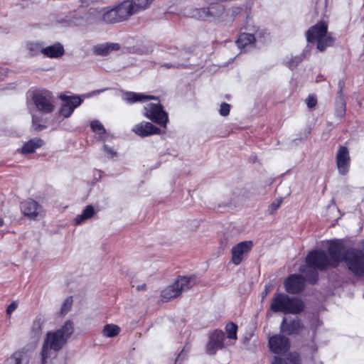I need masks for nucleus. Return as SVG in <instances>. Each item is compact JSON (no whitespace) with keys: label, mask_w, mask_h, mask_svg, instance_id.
Masks as SVG:
<instances>
[{"label":"nucleus","mask_w":364,"mask_h":364,"mask_svg":"<svg viewBox=\"0 0 364 364\" xmlns=\"http://www.w3.org/2000/svg\"><path fill=\"white\" fill-rule=\"evenodd\" d=\"M342 262L355 277L364 278V252L353 247L346 249L340 242L331 241L327 253L321 249L311 250L305 259L307 268L321 272L336 269Z\"/></svg>","instance_id":"nucleus-1"},{"label":"nucleus","mask_w":364,"mask_h":364,"mask_svg":"<svg viewBox=\"0 0 364 364\" xmlns=\"http://www.w3.org/2000/svg\"><path fill=\"white\" fill-rule=\"evenodd\" d=\"M74 332V324L68 320L58 330L48 331L43 341L41 355V364H46L51 356V351L58 353L68 343V341Z\"/></svg>","instance_id":"nucleus-2"},{"label":"nucleus","mask_w":364,"mask_h":364,"mask_svg":"<svg viewBox=\"0 0 364 364\" xmlns=\"http://www.w3.org/2000/svg\"><path fill=\"white\" fill-rule=\"evenodd\" d=\"M129 18L122 1L114 6L90 9L86 14L84 21L88 24L97 23L112 24L125 21Z\"/></svg>","instance_id":"nucleus-3"},{"label":"nucleus","mask_w":364,"mask_h":364,"mask_svg":"<svg viewBox=\"0 0 364 364\" xmlns=\"http://www.w3.org/2000/svg\"><path fill=\"white\" fill-rule=\"evenodd\" d=\"M303 301L297 297H290L284 293H276L271 301L270 309L274 313L298 314L304 310Z\"/></svg>","instance_id":"nucleus-4"},{"label":"nucleus","mask_w":364,"mask_h":364,"mask_svg":"<svg viewBox=\"0 0 364 364\" xmlns=\"http://www.w3.org/2000/svg\"><path fill=\"white\" fill-rule=\"evenodd\" d=\"M194 284L193 277L178 276L174 282L161 291V300L168 302L180 296L183 291L190 289Z\"/></svg>","instance_id":"nucleus-5"},{"label":"nucleus","mask_w":364,"mask_h":364,"mask_svg":"<svg viewBox=\"0 0 364 364\" xmlns=\"http://www.w3.org/2000/svg\"><path fill=\"white\" fill-rule=\"evenodd\" d=\"M186 15L198 20L220 21L226 15V11L223 4L215 3L207 7L191 9Z\"/></svg>","instance_id":"nucleus-6"},{"label":"nucleus","mask_w":364,"mask_h":364,"mask_svg":"<svg viewBox=\"0 0 364 364\" xmlns=\"http://www.w3.org/2000/svg\"><path fill=\"white\" fill-rule=\"evenodd\" d=\"M307 40L309 42H316L317 48L321 51L333 43V39L327 33V24L324 22L318 23L308 31Z\"/></svg>","instance_id":"nucleus-7"},{"label":"nucleus","mask_w":364,"mask_h":364,"mask_svg":"<svg viewBox=\"0 0 364 364\" xmlns=\"http://www.w3.org/2000/svg\"><path fill=\"white\" fill-rule=\"evenodd\" d=\"M143 115L156 124L166 127L168 116L160 103H148L144 107Z\"/></svg>","instance_id":"nucleus-8"},{"label":"nucleus","mask_w":364,"mask_h":364,"mask_svg":"<svg viewBox=\"0 0 364 364\" xmlns=\"http://www.w3.org/2000/svg\"><path fill=\"white\" fill-rule=\"evenodd\" d=\"M53 97L48 90H37L33 93V100L36 108L46 114L52 112L55 109Z\"/></svg>","instance_id":"nucleus-9"},{"label":"nucleus","mask_w":364,"mask_h":364,"mask_svg":"<svg viewBox=\"0 0 364 364\" xmlns=\"http://www.w3.org/2000/svg\"><path fill=\"white\" fill-rule=\"evenodd\" d=\"M254 246L252 240H246L240 242L232 247L231 250V262L235 265H239L243 261Z\"/></svg>","instance_id":"nucleus-10"},{"label":"nucleus","mask_w":364,"mask_h":364,"mask_svg":"<svg viewBox=\"0 0 364 364\" xmlns=\"http://www.w3.org/2000/svg\"><path fill=\"white\" fill-rule=\"evenodd\" d=\"M23 214L31 220H39L45 215L43 207L33 199H27L21 203Z\"/></svg>","instance_id":"nucleus-11"},{"label":"nucleus","mask_w":364,"mask_h":364,"mask_svg":"<svg viewBox=\"0 0 364 364\" xmlns=\"http://www.w3.org/2000/svg\"><path fill=\"white\" fill-rule=\"evenodd\" d=\"M268 346L274 354L284 355L290 348V341L284 336L276 334L269 338Z\"/></svg>","instance_id":"nucleus-12"},{"label":"nucleus","mask_w":364,"mask_h":364,"mask_svg":"<svg viewBox=\"0 0 364 364\" xmlns=\"http://www.w3.org/2000/svg\"><path fill=\"white\" fill-rule=\"evenodd\" d=\"M287 292L291 294H297L305 288V278L299 274H290L284 282Z\"/></svg>","instance_id":"nucleus-13"},{"label":"nucleus","mask_w":364,"mask_h":364,"mask_svg":"<svg viewBox=\"0 0 364 364\" xmlns=\"http://www.w3.org/2000/svg\"><path fill=\"white\" fill-rule=\"evenodd\" d=\"M225 334L222 330L215 329L210 333L209 341L206 345V352L209 355H215L218 350L225 347Z\"/></svg>","instance_id":"nucleus-14"},{"label":"nucleus","mask_w":364,"mask_h":364,"mask_svg":"<svg viewBox=\"0 0 364 364\" xmlns=\"http://www.w3.org/2000/svg\"><path fill=\"white\" fill-rule=\"evenodd\" d=\"M61 99L64 101V103L59 112L64 118H68L73 114L74 109L81 105L84 98H81L78 96H62Z\"/></svg>","instance_id":"nucleus-15"},{"label":"nucleus","mask_w":364,"mask_h":364,"mask_svg":"<svg viewBox=\"0 0 364 364\" xmlns=\"http://www.w3.org/2000/svg\"><path fill=\"white\" fill-rule=\"evenodd\" d=\"M350 158L346 146H341L336 154V165L339 173L345 175L348 173L350 166Z\"/></svg>","instance_id":"nucleus-16"},{"label":"nucleus","mask_w":364,"mask_h":364,"mask_svg":"<svg viewBox=\"0 0 364 364\" xmlns=\"http://www.w3.org/2000/svg\"><path fill=\"white\" fill-rule=\"evenodd\" d=\"M281 331L288 336L299 334L304 328V324L299 318H294L289 321L284 318L281 323Z\"/></svg>","instance_id":"nucleus-17"},{"label":"nucleus","mask_w":364,"mask_h":364,"mask_svg":"<svg viewBox=\"0 0 364 364\" xmlns=\"http://www.w3.org/2000/svg\"><path fill=\"white\" fill-rule=\"evenodd\" d=\"M154 0H124L129 17L150 6Z\"/></svg>","instance_id":"nucleus-18"},{"label":"nucleus","mask_w":364,"mask_h":364,"mask_svg":"<svg viewBox=\"0 0 364 364\" xmlns=\"http://www.w3.org/2000/svg\"><path fill=\"white\" fill-rule=\"evenodd\" d=\"M132 131L138 136L145 137L154 134H161V129L151 122H142L133 127Z\"/></svg>","instance_id":"nucleus-19"},{"label":"nucleus","mask_w":364,"mask_h":364,"mask_svg":"<svg viewBox=\"0 0 364 364\" xmlns=\"http://www.w3.org/2000/svg\"><path fill=\"white\" fill-rule=\"evenodd\" d=\"M64 53V48L60 43L44 47L43 49L41 50V54H43L44 57L49 58H58L63 56Z\"/></svg>","instance_id":"nucleus-20"},{"label":"nucleus","mask_w":364,"mask_h":364,"mask_svg":"<svg viewBox=\"0 0 364 364\" xmlns=\"http://www.w3.org/2000/svg\"><path fill=\"white\" fill-rule=\"evenodd\" d=\"M122 99L129 104H133L137 102L156 100V98L153 95H144L142 93L134 92H125L122 95Z\"/></svg>","instance_id":"nucleus-21"},{"label":"nucleus","mask_w":364,"mask_h":364,"mask_svg":"<svg viewBox=\"0 0 364 364\" xmlns=\"http://www.w3.org/2000/svg\"><path fill=\"white\" fill-rule=\"evenodd\" d=\"M272 364H300V356L296 353H289L285 358L275 355Z\"/></svg>","instance_id":"nucleus-22"},{"label":"nucleus","mask_w":364,"mask_h":364,"mask_svg":"<svg viewBox=\"0 0 364 364\" xmlns=\"http://www.w3.org/2000/svg\"><path fill=\"white\" fill-rule=\"evenodd\" d=\"M119 48L120 47L118 43H102L95 46L93 48V51L97 55H107L112 50H119Z\"/></svg>","instance_id":"nucleus-23"},{"label":"nucleus","mask_w":364,"mask_h":364,"mask_svg":"<svg viewBox=\"0 0 364 364\" xmlns=\"http://www.w3.org/2000/svg\"><path fill=\"white\" fill-rule=\"evenodd\" d=\"M42 145L43 141L40 139L35 138L26 142L21 149V152L23 154H31Z\"/></svg>","instance_id":"nucleus-24"},{"label":"nucleus","mask_w":364,"mask_h":364,"mask_svg":"<svg viewBox=\"0 0 364 364\" xmlns=\"http://www.w3.org/2000/svg\"><path fill=\"white\" fill-rule=\"evenodd\" d=\"M95 211L92 205H87L85 207V208L82 210V213L78 215L75 220V225H80L81 222L85 221L87 219H90L92 218V216L95 214Z\"/></svg>","instance_id":"nucleus-25"},{"label":"nucleus","mask_w":364,"mask_h":364,"mask_svg":"<svg viewBox=\"0 0 364 364\" xmlns=\"http://www.w3.org/2000/svg\"><path fill=\"white\" fill-rule=\"evenodd\" d=\"M317 269L308 268L306 271H303L304 273L305 282H307L309 284L314 285L318 282L319 276Z\"/></svg>","instance_id":"nucleus-26"},{"label":"nucleus","mask_w":364,"mask_h":364,"mask_svg":"<svg viewBox=\"0 0 364 364\" xmlns=\"http://www.w3.org/2000/svg\"><path fill=\"white\" fill-rule=\"evenodd\" d=\"M255 41V36L250 33H242L239 36L236 43L240 48H245L247 46L250 45Z\"/></svg>","instance_id":"nucleus-27"},{"label":"nucleus","mask_w":364,"mask_h":364,"mask_svg":"<svg viewBox=\"0 0 364 364\" xmlns=\"http://www.w3.org/2000/svg\"><path fill=\"white\" fill-rule=\"evenodd\" d=\"M102 331L105 336L112 338L120 333V328L115 324H106L104 326Z\"/></svg>","instance_id":"nucleus-28"},{"label":"nucleus","mask_w":364,"mask_h":364,"mask_svg":"<svg viewBox=\"0 0 364 364\" xmlns=\"http://www.w3.org/2000/svg\"><path fill=\"white\" fill-rule=\"evenodd\" d=\"M23 355V351L16 350L5 360L4 364H21Z\"/></svg>","instance_id":"nucleus-29"},{"label":"nucleus","mask_w":364,"mask_h":364,"mask_svg":"<svg viewBox=\"0 0 364 364\" xmlns=\"http://www.w3.org/2000/svg\"><path fill=\"white\" fill-rule=\"evenodd\" d=\"M225 329L227 336L228 338L237 340V329H238L237 324H235L233 322H229L225 325Z\"/></svg>","instance_id":"nucleus-30"},{"label":"nucleus","mask_w":364,"mask_h":364,"mask_svg":"<svg viewBox=\"0 0 364 364\" xmlns=\"http://www.w3.org/2000/svg\"><path fill=\"white\" fill-rule=\"evenodd\" d=\"M43 321L41 318H36L31 326V333L33 336H38L41 334L42 331V326H43Z\"/></svg>","instance_id":"nucleus-31"},{"label":"nucleus","mask_w":364,"mask_h":364,"mask_svg":"<svg viewBox=\"0 0 364 364\" xmlns=\"http://www.w3.org/2000/svg\"><path fill=\"white\" fill-rule=\"evenodd\" d=\"M26 48L33 54L41 53V50L43 49V46L41 43L38 42H28L26 45Z\"/></svg>","instance_id":"nucleus-32"},{"label":"nucleus","mask_w":364,"mask_h":364,"mask_svg":"<svg viewBox=\"0 0 364 364\" xmlns=\"http://www.w3.org/2000/svg\"><path fill=\"white\" fill-rule=\"evenodd\" d=\"M73 296H68L65 299L60 309V314L62 315L66 314L68 312L70 311L73 305Z\"/></svg>","instance_id":"nucleus-33"},{"label":"nucleus","mask_w":364,"mask_h":364,"mask_svg":"<svg viewBox=\"0 0 364 364\" xmlns=\"http://www.w3.org/2000/svg\"><path fill=\"white\" fill-rule=\"evenodd\" d=\"M91 129L97 134H102L105 132V129L100 122L98 120L92 121L90 124Z\"/></svg>","instance_id":"nucleus-34"},{"label":"nucleus","mask_w":364,"mask_h":364,"mask_svg":"<svg viewBox=\"0 0 364 364\" xmlns=\"http://www.w3.org/2000/svg\"><path fill=\"white\" fill-rule=\"evenodd\" d=\"M230 105L225 103V102L221 104L220 108V114L224 117L228 115L229 112H230Z\"/></svg>","instance_id":"nucleus-35"},{"label":"nucleus","mask_w":364,"mask_h":364,"mask_svg":"<svg viewBox=\"0 0 364 364\" xmlns=\"http://www.w3.org/2000/svg\"><path fill=\"white\" fill-rule=\"evenodd\" d=\"M302 60L301 57L296 56L294 58H292L287 64L288 66L293 69L295 68L301 61Z\"/></svg>","instance_id":"nucleus-36"},{"label":"nucleus","mask_w":364,"mask_h":364,"mask_svg":"<svg viewBox=\"0 0 364 364\" xmlns=\"http://www.w3.org/2000/svg\"><path fill=\"white\" fill-rule=\"evenodd\" d=\"M282 202V199L275 200L269 206L270 212H274L281 205Z\"/></svg>","instance_id":"nucleus-37"},{"label":"nucleus","mask_w":364,"mask_h":364,"mask_svg":"<svg viewBox=\"0 0 364 364\" xmlns=\"http://www.w3.org/2000/svg\"><path fill=\"white\" fill-rule=\"evenodd\" d=\"M316 99L314 97L309 96L306 100V105L308 107L312 108L316 105Z\"/></svg>","instance_id":"nucleus-38"},{"label":"nucleus","mask_w":364,"mask_h":364,"mask_svg":"<svg viewBox=\"0 0 364 364\" xmlns=\"http://www.w3.org/2000/svg\"><path fill=\"white\" fill-rule=\"evenodd\" d=\"M18 306V304L16 301L11 302L6 309V314L10 315L12 312H14Z\"/></svg>","instance_id":"nucleus-39"},{"label":"nucleus","mask_w":364,"mask_h":364,"mask_svg":"<svg viewBox=\"0 0 364 364\" xmlns=\"http://www.w3.org/2000/svg\"><path fill=\"white\" fill-rule=\"evenodd\" d=\"M33 127L36 130H42L46 127L37 122V119L33 116Z\"/></svg>","instance_id":"nucleus-40"},{"label":"nucleus","mask_w":364,"mask_h":364,"mask_svg":"<svg viewBox=\"0 0 364 364\" xmlns=\"http://www.w3.org/2000/svg\"><path fill=\"white\" fill-rule=\"evenodd\" d=\"M99 0H80V2L81 6L87 7V6H90V4H92L95 2H97Z\"/></svg>","instance_id":"nucleus-41"},{"label":"nucleus","mask_w":364,"mask_h":364,"mask_svg":"<svg viewBox=\"0 0 364 364\" xmlns=\"http://www.w3.org/2000/svg\"><path fill=\"white\" fill-rule=\"evenodd\" d=\"M107 90V88L106 89H102V90H94L90 93H87L86 94L85 96H84V98L85 97H92V96H94V95H97L102 92H104L105 90Z\"/></svg>","instance_id":"nucleus-42"},{"label":"nucleus","mask_w":364,"mask_h":364,"mask_svg":"<svg viewBox=\"0 0 364 364\" xmlns=\"http://www.w3.org/2000/svg\"><path fill=\"white\" fill-rule=\"evenodd\" d=\"M184 359V355L183 354V350H181L176 358L175 359L174 364H181Z\"/></svg>","instance_id":"nucleus-43"},{"label":"nucleus","mask_w":364,"mask_h":364,"mask_svg":"<svg viewBox=\"0 0 364 364\" xmlns=\"http://www.w3.org/2000/svg\"><path fill=\"white\" fill-rule=\"evenodd\" d=\"M136 289L137 291H145L146 290V284H142L141 285H138Z\"/></svg>","instance_id":"nucleus-44"},{"label":"nucleus","mask_w":364,"mask_h":364,"mask_svg":"<svg viewBox=\"0 0 364 364\" xmlns=\"http://www.w3.org/2000/svg\"><path fill=\"white\" fill-rule=\"evenodd\" d=\"M104 149H105V151L107 153H108V154H113V151H112V149H111V148H109L108 146H104Z\"/></svg>","instance_id":"nucleus-45"},{"label":"nucleus","mask_w":364,"mask_h":364,"mask_svg":"<svg viewBox=\"0 0 364 364\" xmlns=\"http://www.w3.org/2000/svg\"><path fill=\"white\" fill-rule=\"evenodd\" d=\"M310 348H311L312 353H316L317 351V347H316V344H314V343H313L310 346Z\"/></svg>","instance_id":"nucleus-46"},{"label":"nucleus","mask_w":364,"mask_h":364,"mask_svg":"<svg viewBox=\"0 0 364 364\" xmlns=\"http://www.w3.org/2000/svg\"><path fill=\"white\" fill-rule=\"evenodd\" d=\"M344 112V104L343 102H341V115L343 114Z\"/></svg>","instance_id":"nucleus-47"},{"label":"nucleus","mask_w":364,"mask_h":364,"mask_svg":"<svg viewBox=\"0 0 364 364\" xmlns=\"http://www.w3.org/2000/svg\"><path fill=\"white\" fill-rule=\"evenodd\" d=\"M4 225L3 220L0 218V226Z\"/></svg>","instance_id":"nucleus-48"},{"label":"nucleus","mask_w":364,"mask_h":364,"mask_svg":"<svg viewBox=\"0 0 364 364\" xmlns=\"http://www.w3.org/2000/svg\"><path fill=\"white\" fill-rule=\"evenodd\" d=\"M164 66H165L166 68H171V67H172V65H168V64H166V65H164Z\"/></svg>","instance_id":"nucleus-49"}]
</instances>
